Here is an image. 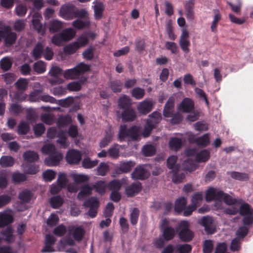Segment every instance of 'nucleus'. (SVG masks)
<instances>
[{
  "label": "nucleus",
  "instance_id": "nucleus-1",
  "mask_svg": "<svg viewBox=\"0 0 253 253\" xmlns=\"http://www.w3.org/2000/svg\"><path fill=\"white\" fill-rule=\"evenodd\" d=\"M140 137L139 127L135 126L127 129L126 126H121L118 134V139L120 141H123L125 139H127L128 140H138Z\"/></svg>",
  "mask_w": 253,
  "mask_h": 253
},
{
  "label": "nucleus",
  "instance_id": "nucleus-2",
  "mask_svg": "<svg viewBox=\"0 0 253 253\" xmlns=\"http://www.w3.org/2000/svg\"><path fill=\"white\" fill-rule=\"evenodd\" d=\"M189 223L185 220L181 221L176 228L179 238L183 242H189L194 237L193 232L189 229Z\"/></svg>",
  "mask_w": 253,
  "mask_h": 253
},
{
  "label": "nucleus",
  "instance_id": "nucleus-3",
  "mask_svg": "<svg viewBox=\"0 0 253 253\" xmlns=\"http://www.w3.org/2000/svg\"><path fill=\"white\" fill-rule=\"evenodd\" d=\"M220 200L219 202L218 205H220L222 208V202L223 201L226 205H233L225 210V212L229 214H235L239 211V206L236 204L237 200L230 196V195L223 193L221 191L220 194Z\"/></svg>",
  "mask_w": 253,
  "mask_h": 253
},
{
  "label": "nucleus",
  "instance_id": "nucleus-4",
  "mask_svg": "<svg viewBox=\"0 0 253 253\" xmlns=\"http://www.w3.org/2000/svg\"><path fill=\"white\" fill-rule=\"evenodd\" d=\"M240 213L243 216L244 224L248 225L253 223V209L247 204H244L240 207Z\"/></svg>",
  "mask_w": 253,
  "mask_h": 253
},
{
  "label": "nucleus",
  "instance_id": "nucleus-5",
  "mask_svg": "<svg viewBox=\"0 0 253 253\" xmlns=\"http://www.w3.org/2000/svg\"><path fill=\"white\" fill-rule=\"evenodd\" d=\"M221 190L217 189L210 187L209 188L206 192L205 198L207 201L210 202L211 201H215V207L217 209L221 208L220 205H218L219 201L220 200V194L221 193Z\"/></svg>",
  "mask_w": 253,
  "mask_h": 253
},
{
  "label": "nucleus",
  "instance_id": "nucleus-6",
  "mask_svg": "<svg viewBox=\"0 0 253 253\" xmlns=\"http://www.w3.org/2000/svg\"><path fill=\"white\" fill-rule=\"evenodd\" d=\"M75 6L71 3H66L61 6L59 15L62 18L70 20L74 18Z\"/></svg>",
  "mask_w": 253,
  "mask_h": 253
},
{
  "label": "nucleus",
  "instance_id": "nucleus-7",
  "mask_svg": "<svg viewBox=\"0 0 253 253\" xmlns=\"http://www.w3.org/2000/svg\"><path fill=\"white\" fill-rule=\"evenodd\" d=\"M160 227L163 232L164 238L166 240L169 241L173 238L175 235L174 229L169 226V222L167 219L162 220Z\"/></svg>",
  "mask_w": 253,
  "mask_h": 253
},
{
  "label": "nucleus",
  "instance_id": "nucleus-8",
  "mask_svg": "<svg viewBox=\"0 0 253 253\" xmlns=\"http://www.w3.org/2000/svg\"><path fill=\"white\" fill-rule=\"evenodd\" d=\"M189 32L186 28H182L179 38V43L182 50L185 53L189 51V46L190 42L189 41Z\"/></svg>",
  "mask_w": 253,
  "mask_h": 253
},
{
  "label": "nucleus",
  "instance_id": "nucleus-9",
  "mask_svg": "<svg viewBox=\"0 0 253 253\" xmlns=\"http://www.w3.org/2000/svg\"><path fill=\"white\" fill-rule=\"evenodd\" d=\"M82 159L81 152L75 149H70L67 152L66 160L70 165H76L79 163Z\"/></svg>",
  "mask_w": 253,
  "mask_h": 253
},
{
  "label": "nucleus",
  "instance_id": "nucleus-10",
  "mask_svg": "<svg viewBox=\"0 0 253 253\" xmlns=\"http://www.w3.org/2000/svg\"><path fill=\"white\" fill-rule=\"evenodd\" d=\"M63 154L60 152H55L44 160V164L48 167L57 166L63 159Z\"/></svg>",
  "mask_w": 253,
  "mask_h": 253
},
{
  "label": "nucleus",
  "instance_id": "nucleus-11",
  "mask_svg": "<svg viewBox=\"0 0 253 253\" xmlns=\"http://www.w3.org/2000/svg\"><path fill=\"white\" fill-rule=\"evenodd\" d=\"M149 175V172L146 167L144 166H139L136 167L131 174L132 179L140 180L148 177Z\"/></svg>",
  "mask_w": 253,
  "mask_h": 253
},
{
  "label": "nucleus",
  "instance_id": "nucleus-12",
  "mask_svg": "<svg viewBox=\"0 0 253 253\" xmlns=\"http://www.w3.org/2000/svg\"><path fill=\"white\" fill-rule=\"evenodd\" d=\"M14 213L11 210L0 212V227L7 225L13 221Z\"/></svg>",
  "mask_w": 253,
  "mask_h": 253
},
{
  "label": "nucleus",
  "instance_id": "nucleus-13",
  "mask_svg": "<svg viewBox=\"0 0 253 253\" xmlns=\"http://www.w3.org/2000/svg\"><path fill=\"white\" fill-rule=\"evenodd\" d=\"M42 19L41 13L36 12L33 16L32 24L36 30L39 34L43 35L45 34V27L41 23L40 21Z\"/></svg>",
  "mask_w": 253,
  "mask_h": 253
},
{
  "label": "nucleus",
  "instance_id": "nucleus-14",
  "mask_svg": "<svg viewBox=\"0 0 253 253\" xmlns=\"http://www.w3.org/2000/svg\"><path fill=\"white\" fill-rule=\"evenodd\" d=\"M3 33L4 37H2L4 39L6 45L9 46L13 44L16 39V35L14 32L11 31L9 27H5L2 30Z\"/></svg>",
  "mask_w": 253,
  "mask_h": 253
},
{
  "label": "nucleus",
  "instance_id": "nucleus-15",
  "mask_svg": "<svg viewBox=\"0 0 253 253\" xmlns=\"http://www.w3.org/2000/svg\"><path fill=\"white\" fill-rule=\"evenodd\" d=\"M69 235L75 240L81 241L84 234V230L82 226H71L69 228Z\"/></svg>",
  "mask_w": 253,
  "mask_h": 253
},
{
  "label": "nucleus",
  "instance_id": "nucleus-16",
  "mask_svg": "<svg viewBox=\"0 0 253 253\" xmlns=\"http://www.w3.org/2000/svg\"><path fill=\"white\" fill-rule=\"evenodd\" d=\"M98 204V199L94 197L91 198L84 203V206L90 207L88 214L91 217L93 218L96 216Z\"/></svg>",
  "mask_w": 253,
  "mask_h": 253
},
{
  "label": "nucleus",
  "instance_id": "nucleus-17",
  "mask_svg": "<svg viewBox=\"0 0 253 253\" xmlns=\"http://www.w3.org/2000/svg\"><path fill=\"white\" fill-rule=\"evenodd\" d=\"M201 225L204 227L205 230L208 234H212L215 231V228L213 224L212 218L209 216L203 217L201 220Z\"/></svg>",
  "mask_w": 253,
  "mask_h": 253
},
{
  "label": "nucleus",
  "instance_id": "nucleus-18",
  "mask_svg": "<svg viewBox=\"0 0 253 253\" xmlns=\"http://www.w3.org/2000/svg\"><path fill=\"white\" fill-rule=\"evenodd\" d=\"M178 110L185 113H189L194 108L193 101L189 98H185L177 107Z\"/></svg>",
  "mask_w": 253,
  "mask_h": 253
},
{
  "label": "nucleus",
  "instance_id": "nucleus-19",
  "mask_svg": "<svg viewBox=\"0 0 253 253\" xmlns=\"http://www.w3.org/2000/svg\"><path fill=\"white\" fill-rule=\"evenodd\" d=\"M174 101L175 100L173 97H170L169 98L166 104H165L164 109L163 115L164 117L169 118L172 116L173 112Z\"/></svg>",
  "mask_w": 253,
  "mask_h": 253
},
{
  "label": "nucleus",
  "instance_id": "nucleus-20",
  "mask_svg": "<svg viewBox=\"0 0 253 253\" xmlns=\"http://www.w3.org/2000/svg\"><path fill=\"white\" fill-rule=\"evenodd\" d=\"M93 3L94 4L93 6L94 18L96 20H99L103 17L104 6L103 4L100 1H94Z\"/></svg>",
  "mask_w": 253,
  "mask_h": 253
},
{
  "label": "nucleus",
  "instance_id": "nucleus-21",
  "mask_svg": "<svg viewBox=\"0 0 253 253\" xmlns=\"http://www.w3.org/2000/svg\"><path fill=\"white\" fill-rule=\"evenodd\" d=\"M153 103L152 101L145 100L141 102L137 107L139 112L142 114H146L153 108Z\"/></svg>",
  "mask_w": 253,
  "mask_h": 253
},
{
  "label": "nucleus",
  "instance_id": "nucleus-22",
  "mask_svg": "<svg viewBox=\"0 0 253 253\" xmlns=\"http://www.w3.org/2000/svg\"><path fill=\"white\" fill-rule=\"evenodd\" d=\"M58 139L56 141L60 148L66 149L69 147L70 143L67 140V136L65 132L61 131L57 134Z\"/></svg>",
  "mask_w": 253,
  "mask_h": 253
},
{
  "label": "nucleus",
  "instance_id": "nucleus-23",
  "mask_svg": "<svg viewBox=\"0 0 253 253\" xmlns=\"http://www.w3.org/2000/svg\"><path fill=\"white\" fill-rule=\"evenodd\" d=\"M141 189V186L139 182L133 183L126 189V193L127 196L131 197L137 194Z\"/></svg>",
  "mask_w": 253,
  "mask_h": 253
},
{
  "label": "nucleus",
  "instance_id": "nucleus-24",
  "mask_svg": "<svg viewBox=\"0 0 253 253\" xmlns=\"http://www.w3.org/2000/svg\"><path fill=\"white\" fill-rule=\"evenodd\" d=\"M177 158L175 156H171L167 159V166L172 172L178 171L180 166L177 163Z\"/></svg>",
  "mask_w": 253,
  "mask_h": 253
},
{
  "label": "nucleus",
  "instance_id": "nucleus-25",
  "mask_svg": "<svg viewBox=\"0 0 253 253\" xmlns=\"http://www.w3.org/2000/svg\"><path fill=\"white\" fill-rule=\"evenodd\" d=\"M86 81V79L84 78L79 81L71 82L67 85V88L70 91H78L81 89L82 85Z\"/></svg>",
  "mask_w": 253,
  "mask_h": 253
},
{
  "label": "nucleus",
  "instance_id": "nucleus-26",
  "mask_svg": "<svg viewBox=\"0 0 253 253\" xmlns=\"http://www.w3.org/2000/svg\"><path fill=\"white\" fill-rule=\"evenodd\" d=\"M60 33L64 41L66 42L72 40L75 36L76 33L73 28H67Z\"/></svg>",
  "mask_w": 253,
  "mask_h": 253
},
{
  "label": "nucleus",
  "instance_id": "nucleus-27",
  "mask_svg": "<svg viewBox=\"0 0 253 253\" xmlns=\"http://www.w3.org/2000/svg\"><path fill=\"white\" fill-rule=\"evenodd\" d=\"M43 54V44L41 42H38L35 46L32 51L33 57L37 59L40 58Z\"/></svg>",
  "mask_w": 253,
  "mask_h": 253
},
{
  "label": "nucleus",
  "instance_id": "nucleus-28",
  "mask_svg": "<svg viewBox=\"0 0 253 253\" xmlns=\"http://www.w3.org/2000/svg\"><path fill=\"white\" fill-rule=\"evenodd\" d=\"M113 134L114 133L110 128L106 130L104 137L100 142V147L103 148L108 145V144L111 141Z\"/></svg>",
  "mask_w": 253,
  "mask_h": 253
},
{
  "label": "nucleus",
  "instance_id": "nucleus-29",
  "mask_svg": "<svg viewBox=\"0 0 253 253\" xmlns=\"http://www.w3.org/2000/svg\"><path fill=\"white\" fill-rule=\"evenodd\" d=\"M122 119L124 121H131L136 117V114L134 110L129 108L122 113Z\"/></svg>",
  "mask_w": 253,
  "mask_h": 253
},
{
  "label": "nucleus",
  "instance_id": "nucleus-30",
  "mask_svg": "<svg viewBox=\"0 0 253 253\" xmlns=\"http://www.w3.org/2000/svg\"><path fill=\"white\" fill-rule=\"evenodd\" d=\"M186 18L189 21H192L194 18L193 4L191 2H186L184 6Z\"/></svg>",
  "mask_w": 253,
  "mask_h": 253
},
{
  "label": "nucleus",
  "instance_id": "nucleus-31",
  "mask_svg": "<svg viewBox=\"0 0 253 253\" xmlns=\"http://www.w3.org/2000/svg\"><path fill=\"white\" fill-rule=\"evenodd\" d=\"M3 239L7 242H11L14 240L12 229L8 227L1 232Z\"/></svg>",
  "mask_w": 253,
  "mask_h": 253
},
{
  "label": "nucleus",
  "instance_id": "nucleus-32",
  "mask_svg": "<svg viewBox=\"0 0 253 253\" xmlns=\"http://www.w3.org/2000/svg\"><path fill=\"white\" fill-rule=\"evenodd\" d=\"M89 39L87 33H84L80 36L75 41L79 48L83 47L88 43Z\"/></svg>",
  "mask_w": 253,
  "mask_h": 253
},
{
  "label": "nucleus",
  "instance_id": "nucleus-33",
  "mask_svg": "<svg viewBox=\"0 0 253 253\" xmlns=\"http://www.w3.org/2000/svg\"><path fill=\"white\" fill-rule=\"evenodd\" d=\"M71 176L76 184H81L88 181L89 177L87 175L72 173Z\"/></svg>",
  "mask_w": 253,
  "mask_h": 253
},
{
  "label": "nucleus",
  "instance_id": "nucleus-34",
  "mask_svg": "<svg viewBox=\"0 0 253 253\" xmlns=\"http://www.w3.org/2000/svg\"><path fill=\"white\" fill-rule=\"evenodd\" d=\"M169 147L171 150L177 151L182 145V140L177 137H172L169 141Z\"/></svg>",
  "mask_w": 253,
  "mask_h": 253
},
{
  "label": "nucleus",
  "instance_id": "nucleus-35",
  "mask_svg": "<svg viewBox=\"0 0 253 253\" xmlns=\"http://www.w3.org/2000/svg\"><path fill=\"white\" fill-rule=\"evenodd\" d=\"M63 27V23L58 20H52L50 22L49 30L51 33H55Z\"/></svg>",
  "mask_w": 253,
  "mask_h": 253
},
{
  "label": "nucleus",
  "instance_id": "nucleus-36",
  "mask_svg": "<svg viewBox=\"0 0 253 253\" xmlns=\"http://www.w3.org/2000/svg\"><path fill=\"white\" fill-rule=\"evenodd\" d=\"M49 202L53 209H57L62 206L64 200L61 196H55L50 198Z\"/></svg>",
  "mask_w": 253,
  "mask_h": 253
},
{
  "label": "nucleus",
  "instance_id": "nucleus-37",
  "mask_svg": "<svg viewBox=\"0 0 253 253\" xmlns=\"http://www.w3.org/2000/svg\"><path fill=\"white\" fill-rule=\"evenodd\" d=\"M79 75L75 67L66 70L64 72V77L66 79L73 80L78 78Z\"/></svg>",
  "mask_w": 253,
  "mask_h": 253
},
{
  "label": "nucleus",
  "instance_id": "nucleus-38",
  "mask_svg": "<svg viewBox=\"0 0 253 253\" xmlns=\"http://www.w3.org/2000/svg\"><path fill=\"white\" fill-rule=\"evenodd\" d=\"M23 157L25 160L30 162L37 161L39 159V155L37 153L32 151L25 152L23 154Z\"/></svg>",
  "mask_w": 253,
  "mask_h": 253
},
{
  "label": "nucleus",
  "instance_id": "nucleus-39",
  "mask_svg": "<svg viewBox=\"0 0 253 253\" xmlns=\"http://www.w3.org/2000/svg\"><path fill=\"white\" fill-rule=\"evenodd\" d=\"M120 146L118 144H114L109 148L107 152L110 157L116 159L120 156Z\"/></svg>",
  "mask_w": 253,
  "mask_h": 253
},
{
  "label": "nucleus",
  "instance_id": "nucleus-40",
  "mask_svg": "<svg viewBox=\"0 0 253 253\" xmlns=\"http://www.w3.org/2000/svg\"><path fill=\"white\" fill-rule=\"evenodd\" d=\"M14 164V160L11 156H4L0 159V165L2 167H11Z\"/></svg>",
  "mask_w": 253,
  "mask_h": 253
},
{
  "label": "nucleus",
  "instance_id": "nucleus-41",
  "mask_svg": "<svg viewBox=\"0 0 253 253\" xmlns=\"http://www.w3.org/2000/svg\"><path fill=\"white\" fill-rule=\"evenodd\" d=\"M203 197L201 192L195 193L191 197V204L194 206L196 208L199 207L203 200Z\"/></svg>",
  "mask_w": 253,
  "mask_h": 253
},
{
  "label": "nucleus",
  "instance_id": "nucleus-42",
  "mask_svg": "<svg viewBox=\"0 0 253 253\" xmlns=\"http://www.w3.org/2000/svg\"><path fill=\"white\" fill-rule=\"evenodd\" d=\"M210 158V152L204 150L197 153L196 157V160L198 162H205L207 161Z\"/></svg>",
  "mask_w": 253,
  "mask_h": 253
},
{
  "label": "nucleus",
  "instance_id": "nucleus-43",
  "mask_svg": "<svg viewBox=\"0 0 253 253\" xmlns=\"http://www.w3.org/2000/svg\"><path fill=\"white\" fill-rule=\"evenodd\" d=\"M187 204V200L184 197H181L175 201V210L176 212L183 211Z\"/></svg>",
  "mask_w": 253,
  "mask_h": 253
},
{
  "label": "nucleus",
  "instance_id": "nucleus-44",
  "mask_svg": "<svg viewBox=\"0 0 253 253\" xmlns=\"http://www.w3.org/2000/svg\"><path fill=\"white\" fill-rule=\"evenodd\" d=\"M42 152L44 154H52L57 152L56 151V148L53 144L45 143L41 149Z\"/></svg>",
  "mask_w": 253,
  "mask_h": 253
},
{
  "label": "nucleus",
  "instance_id": "nucleus-45",
  "mask_svg": "<svg viewBox=\"0 0 253 253\" xmlns=\"http://www.w3.org/2000/svg\"><path fill=\"white\" fill-rule=\"evenodd\" d=\"M98 163V161L97 160H94L92 161L89 158H85L83 159L82 165L84 169H91L94 167H95Z\"/></svg>",
  "mask_w": 253,
  "mask_h": 253
},
{
  "label": "nucleus",
  "instance_id": "nucleus-46",
  "mask_svg": "<svg viewBox=\"0 0 253 253\" xmlns=\"http://www.w3.org/2000/svg\"><path fill=\"white\" fill-rule=\"evenodd\" d=\"M221 19V15L218 11H215V15L213 17V21L211 26V29L212 32L216 33L217 32V26L218 22Z\"/></svg>",
  "mask_w": 253,
  "mask_h": 253
},
{
  "label": "nucleus",
  "instance_id": "nucleus-47",
  "mask_svg": "<svg viewBox=\"0 0 253 253\" xmlns=\"http://www.w3.org/2000/svg\"><path fill=\"white\" fill-rule=\"evenodd\" d=\"M166 31L168 35L169 38L171 40H175L176 38V35L173 32L172 22L170 20L167 21L166 24Z\"/></svg>",
  "mask_w": 253,
  "mask_h": 253
},
{
  "label": "nucleus",
  "instance_id": "nucleus-48",
  "mask_svg": "<svg viewBox=\"0 0 253 253\" xmlns=\"http://www.w3.org/2000/svg\"><path fill=\"white\" fill-rule=\"evenodd\" d=\"M162 119L161 114L159 112H155L149 116V118L147 122H149L151 124H153L154 126L159 123Z\"/></svg>",
  "mask_w": 253,
  "mask_h": 253
},
{
  "label": "nucleus",
  "instance_id": "nucleus-49",
  "mask_svg": "<svg viewBox=\"0 0 253 253\" xmlns=\"http://www.w3.org/2000/svg\"><path fill=\"white\" fill-rule=\"evenodd\" d=\"M80 48L78 47V46L74 42L66 45L64 47L63 50L65 53H66V54H72L75 53Z\"/></svg>",
  "mask_w": 253,
  "mask_h": 253
},
{
  "label": "nucleus",
  "instance_id": "nucleus-50",
  "mask_svg": "<svg viewBox=\"0 0 253 253\" xmlns=\"http://www.w3.org/2000/svg\"><path fill=\"white\" fill-rule=\"evenodd\" d=\"M72 25L77 29L81 30L84 28L88 27L89 25V21L87 20L85 21H82L81 20L78 19L73 22Z\"/></svg>",
  "mask_w": 253,
  "mask_h": 253
},
{
  "label": "nucleus",
  "instance_id": "nucleus-51",
  "mask_svg": "<svg viewBox=\"0 0 253 253\" xmlns=\"http://www.w3.org/2000/svg\"><path fill=\"white\" fill-rule=\"evenodd\" d=\"M92 188L88 185H84L78 195V198L82 199L90 195L91 193Z\"/></svg>",
  "mask_w": 253,
  "mask_h": 253
},
{
  "label": "nucleus",
  "instance_id": "nucleus-52",
  "mask_svg": "<svg viewBox=\"0 0 253 253\" xmlns=\"http://www.w3.org/2000/svg\"><path fill=\"white\" fill-rule=\"evenodd\" d=\"M30 130L29 125L24 122H21L18 126L17 132L19 134H26Z\"/></svg>",
  "mask_w": 253,
  "mask_h": 253
},
{
  "label": "nucleus",
  "instance_id": "nucleus-53",
  "mask_svg": "<svg viewBox=\"0 0 253 253\" xmlns=\"http://www.w3.org/2000/svg\"><path fill=\"white\" fill-rule=\"evenodd\" d=\"M34 69L38 74H42L46 70V65L44 62L39 61L34 64Z\"/></svg>",
  "mask_w": 253,
  "mask_h": 253
},
{
  "label": "nucleus",
  "instance_id": "nucleus-54",
  "mask_svg": "<svg viewBox=\"0 0 253 253\" xmlns=\"http://www.w3.org/2000/svg\"><path fill=\"white\" fill-rule=\"evenodd\" d=\"M131 94L133 97L137 99H141L145 94L144 89L140 87H135L131 91Z\"/></svg>",
  "mask_w": 253,
  "mask_h": 253
},
{
  "label": "nucleus",
  "instance_id": "nucleus-55",
  "mask_svg": "<svg viewBox=\"0 0 253 253\" xmlns=\"http://www.w3.org/2000/svg\"><path fill=\"white\" fill-rule=\"evenodd\" d=\"M68 183V180L66 175L63 173H59L57 180V183L60 185L61 188H63L67 186Z\"/></svg>",
  "mask_w": 253,
  "mask_h": 253
},
{
  "label": "nucleus",
  "instance_id": "nucleus-56",
  "mask_svg": "<svg viewBox=\"0 0 253 253\" xmlns=\"http://www.w3.org/2000/svg\"><path fill=\"white\" fill-rule=\"evenodd\" d=\"M134 166V163L131 161L123 162L121 164L120 170L122 172H127Z\"/></svg>",
  "mask_w": 253,
  "mask_h": 253
},
{
  "label": "nucleus",
  "instance_id": "nucleus-57",
  "mask_svg": "<svg viewBox=\"0 0 253 253\" xmlns=\"http://www.w3.org/2000/svg\"><path fill=\"white\" fill-rule=\"evenodd\" d=\"M230 175L233 178L238 180L246 181L249 179L248 174L245 173L233 171L231 172Z\"/></svg>",
  "mask_w": 253,
  "mask_h": 253
},
{
  "label": "nucleus",
  "instance_id": "nucleus-58",
  "mask_svg": "<svg viewBox=\"0 0 253 253\" xmlns=\"http://www.w3.org/2000/svg\"><path fill=\"white\" fill-rule=\"evenodd\" d=\"M196 142L199 145L202 146H206L210 143V138L209 134L206 133L202 136L197 138Z\"/></svg>",
  "mask_w": 253,
  "mask_h": 253
},
{
  "label": "nucleus",
  "instance_id": "nucleus-59",
  "mask_svg": "<svg viewBox=\"0 0 253 253\" xmlns=\"http://www.w3.org/2000/svg\"><path fill=\"white\" fill-rule=\"evenodd\" d=\"M33 196L32 194L28 190H24L20 193L19 197V199L23 202H28Z\"/></svg>",
  "mask_w": 253,
  "mask_h": 253
},
{
  "label": "nucleus",
  "instance_id": "nucleus-60",
  "mask_svg": "<svg viewBox=\"0 0 253 253\" xmlns=\"http://www.w3.org/2000/svg\"><path fill=\"white\" fill-rule=\"evenodd\" d=\"M28 82L26 79H20L15 84L16 87L19 90H24L27 87Z\"/></svg>",
  "mask_w": 253,
  "mask_h": 253
},
{
  "label": "nucleus",
  "instance_id": "nucleus-61",
  "mask_svg": "<svg viewBox=\"0 0 253 253\" xmlns=\"http://www.w3.org/2000/svg\"><path fill=\"white\" fill-rule=\"evenodd\" d=\"M109 169L108 165L105 163H101L97 168V174L101 176L106 175Z\"/></svg>",
  "mask_w": 253,
  "mask_h": 253
},
{
  "label": "nucleus",
  "instance_id": "nucleus-62",
  "mask_svg": "<svg viewBox=\"0 0 253 253\" xmlns=\"http://www.w3.org/2000/svg\"><path fill=\"white\" fill-rule=\"evenodd\" d=\"M56 172L51 169H47L42 173V176L45 181H50L54 179Z\"/></svg>",
  "mask_w": 253,
  "mask_h": 253
},
{
  "label": "nucleus",
  "instance_id": "nucleus-63",
  "mask_svg": "<svg viewBox=\"0 0 253 253\" xmlns=\"http://www.w3.org/2000/svg\"><path fill=\"white\" fill-rule=\"evenodd\" d=\"M142 152L145 156H151L155 154V149L151 145H147L143 147Z\"/></svg>",
  "mask_w": 253,
  "mask_h": 253
},
{
  "label": "nucleus",
  "instance_id": "nucleus-64",
  "mask_svg": "<svg viewBox=\"0 0 253 253\" xmlns=\"http://www.w3.org/2000/svg\"><path fill=\"white\" fill-rule=\"evenodd\" d=\"M96 192L99 194H103L106 190V184L104 181H98L94 185Z\"/></svg>",
  "mask_w": 253,
  "mask_h": 253
}]
</instances>
